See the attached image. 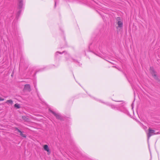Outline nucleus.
<instances>
[{"mask_svg":"<svg viewBox=\"0 0 160 160\" xmlns=\"http://www.w3.org/2000/svg\"><path fill=\"white\" fill-rule=\"evenodd\" d=\"M160 134V132H155V131L152 129L151 128L148 129V132L147 133V136L148 139L150 137L153 135Z\"/></svg>","mask_w":160,"mask_h":160,"instance_id":"obj_1","label":"nucleus"},{"mask_svg":"<svg viewBox=\"0 0 160 160\" xmlns=\"http://www.w3.org/2000/svg\"><path fill=\"white\" fill-rule=\"evenodd\" d=\"M117 24L118 25V28H122L123 26V19L120 17H118L116 18Z\"/></svg>","mask_w":160,"mask_h":160,"instance_id":"obj_2","label":"nucleus"},{"mask_svg":"<svg viewBox=\"0 0 160 160\" xmlns=\"http://www.w3.org/2000/svg\"><path fill=\"white\" fill-rule=\"evenodd\" d=\"M49 111L51 112L54 116L56 117V118L58 119H60L61 118V116L60 114L59 113H57L55 112L52 111V110L49 109Z\"/></svg>","mask_w":160,"mask_h":160,"instance_id":"obj_3","label":"nucleus"},{"mask_svg":"<svg viewBox=\"0 0 160 160\" xmlns=\"http://www.w3.org/2000/svg\"><path fill=\"white\" fill-rule=\"evenodd\" d=\"M16 130L18 132L20 133V135L22 137L24 138L26 137V135L25 134H23L22 133V132L19 129H18L17 128H15Z\"/></svg>","mask_w":160,"mask_h":160,"instance_id":"obj_4","label":"nucleus"},{"mask_svg":"<svg viewBox=\"0 0 160 160\" xmlns=\"http://www.w3.org/2000/svg\"><path fill=\"white\" fill-rule=\"evenodd\" d=\"M25 89L29 91H30L31 90L30 88V86L29 84H26L25 86L24 87Z\"/></svg>","mask_w":160,"mask_h":160,"instance_id":"obj_5","label":"nucleus"},{"mask_svg":"<svg viewBox=\"0 0 160 160\" xmlns=\"http://www.w3.org/2000/svg\"><path fill=\"white\" fill-rule=\"evenodd\" d=\"M151 73L152 75L154 77L156 78V74L155 72L153 69H151Z\"/></svg>","mask_w":160,"mask_h":160,"instance_id":"obj_6","label":"nucleus"},{"mask_svg":"<svg viewBox=\"0 0 160 160\" xmlns=\"http://www.w3.org/2000/svg\"><path fill=\"white\" fill-rule=\"evenodd\" d=\"M44 150L47 151V152H50L49 149L47 145H45L43 146Z\"/></svg>","mask_w":160,"mask_h":160,"instance_id":"obj_7","label":"nucleus"},{"mask_svg":"<svg viewBox=\"0 0 160 160\" xmlns=\"http://www.w3.org/2000/svg\"><path fill=\"white\" fill-rule=\"evenodd\" d=\"M18 6L20 8H22V0H18Z\"/></svg>","mask_w":160,"mask_h":160,"instance_id":"obj_8","label":"nucleus"},{"mask_svg":"<svg viewBox=\"0 0 160 160\" xmlns=\"http://www.w3.org/2000/svg\"><path fill=\"white\" fill-rule=\"evenodd\" d=\"M22 118L23 120L26 121H28L29 119L27 116H22Z\"/></svg>","mask_w":160,"mask_h":160,"instance_id":"obj_9","label":"nucleus"},{"mask_svg":"<svg viewBox=\"0 0 160 160\" xmlns=\"http://www.w3.org/2000/svg\"><path fill=\"white\" fill-rule=\"evenodd\" d=\"M6 103H8V104L10 103L11 104H12L13 103V101L12 100L10 99V100H7L6 101Z\"/></svg>","mask_w":160,"mask_h":160,"instance_id":"obj_10","label":"nucleus"},{"mask_svg":"<svg viewBox=\"0 0 160 160\" xmlns=\"http://www.w3.org/2000/svg\"><path fill=\"white\" fill-rule=\"evenodd\" d=\"M14 107L17 108H20V105L17 103H16L14 105Z\"/></svg>","mask_w":160,"mask_h":160,"instance_id":"obj_11","label":"nucleus"},{"mask_svg":"<svg viewBox=\"0 0 160 160\" xmlns=\"http://www.w3.org/2000/svg\"><path fill=\"white\" fill-rule=\"evenodd\" d=\"M4 99L3 98H2L1 97H0V101H3L4 100Z\"/></svg>","mask_w":160,"mask_h":160,"instance_id":"obj_12","label":"nucleus"},{"mask_svg":"<svg viewBox=\"0 0 160 160\" xmlns=\"http://www.w3.org/2000/svg\"><path fill=\"white\" fill-rule=\"evenodd\" d=\"M58 53L61 54V53L59 52H56V55H57Z\"/></svg>","mask_w":160,"mask_h":160,"instance_id":"obj_13","label":"nucleus"}]
</instances>
